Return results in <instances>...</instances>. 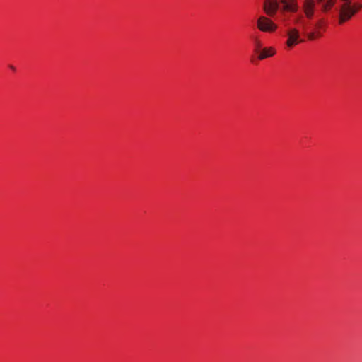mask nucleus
Wrapping results in <instances>:
<instances>
[{
    "mask_svg": "<svg viewBox=\"0 0 362 362\" xmlns=\"http://www.w3.org/2000/svg\"><path fill=\"white\" fill-rule=\"evenodd\" d=\"M280 2L282 4V11L295 13L299 9L297 0H264V11L268 16H274L279 8Z\"/></svg>",
    "mask_w": 362,
    "mask_h": 362,
    "instance_id": "f257e3e1",
    "label": "nucleus"
},
{
    "mask_svg": "<svg viewBox=\"0 0 362 362\" xmlns=\"http://www.w3.org/2000/svg\"><path fill=\"white\" fill-rule=\"evenodd\" d=\"M280 2L282 4V11L295 13L299 9L297 0H264V11L268 16H274L279 8Z\"/></svg>",
    "mask_w": 362,
    "mask_h": 362,
    "instance_id": "f03ea898",
    "label": "nucleus"
},
{
    "mask_svg": "<svg viewBox=\"0 0 362 362\" xmlns=\"http://www.w3.org/2000/svg\"><path fill=\"white\" fill-rule=\"evenodd\" d=\"M257 28L264 33H274L277 29V25L270 18L260 16L257 21Z\"/></svg>",
    "mask_w": 362,
    "mask_h": 362,
    "instance_id": "7ed1b4c3",
    "label": "nucleus"
},
{
    "mask_svg": "<svg viewBox=\"0 0 362 362\" xmlns=\"http://www.w3.org/2000/svg\"><path fill=\"white\" fill-rule=\"evenodd\" d=\"M286 35L288 37L286 45L288 47H293L298 43L304 42V40L300 37V30L296 28L288 27L286 31Z\"/></svg>",
    "mask_w": 362,
    "mask_h": 362,
    "instance_id": "20e7f679",
    "label": "nucleus"
},
{
    "mask_svg": "<svg viewBox=\"0 0 362 362\" xmlns=\"http://www.w3.org/2000/svg\"><path fill=\"white\" fill-rule=\"evenodd\" d=\"M350 10L346 9L343 10V6H340L339 8V23L342 24L343 23L349 21L351 18L356 13V12L362 8V4H352L349 3Z\"/></svg>",
    "mask_w": 362,
    "mask_h": 362,
    "instance_id": "39448f33",
    "label": "nucleus"
},
{
    "mask_svg": "<svg viewBox=\"0 0 362 362\" xmlns=\"http://www.w3.org/2000/svg\"><path fill=\"white\" fill-rule=\"evenodd\" d=\"M317 3L320 5L317 0H303L302 10L307 18L311 19L314 16Z\"/></svg>",
    "mask_w": 362,
    "mask_h": 362,
    "instance_id": "423d86ee",
    "label": "nucleus"
},
{
    "mask_svg": "<svg viewBox=\"0 0 362 362\" xmlns=\"http://www.w3.org/2000/svg\"><path fill=\"white\" fill-rule=\"evenodd\" d=\"M324 24V20L322 18L318 19L314 24H313V29L308 32L306 33V35L310 40H313L317 37H320L322 36V33H320V30L322 28Z\"/></svg>",
    "mask_w": 362,
    "mask_h": 362,
    "instance_id": "0eeeda50",
    "label": "nucleus"
},
{
    "mask_svg": "<svg viewBox=\"0 0 362 362\" xmlns=\"http://www.w3.org/2000/svg\"><path fill=\"white\" fill-rule=\"evenodd\" d=\"M258 54V59L263 60L274 56L276 54V49L272 47H264Z\"/></svg>",
    "mask_w": 362,
    "mask_h": 362,
    "instance_id": "6e6552de",
    "label": "nucleus"
},
{
    "mask_svg": "<svg viewBox=\"0 0 362 362\" xmlns=\"http://www.w3.org/2000/svg\"><path fill=\"white\" fill-rule=\"evenodd\" d=\"M323 13H327L332 9L337 0H317Z\"/></svg>",
    "mask_w": 362,
    "mask_h": 362,
    "instance_id": "1a4fd4ad",
    "label": "nucleus"
},
{
    "mask_svg": "<svg viewBox=\"0 0 362 362\" xmlns=\"http://www.w3.org/2000/svg\"><path fill=\"white\" fill-rule=\"evenodd\" d=\"M254 43H255V52L256 53H259L263 49L261 41L259 39L256 38L255 40Z\"/></svg>",
    "mask_w": 362,
    "mask_h": 362,
    "instance_id": "9d476101",
    "label": "nucleus"
},
{
    "mask_svg": "<svg viewBox=\"0 0 362 362\" xmlns=\"http://www.w3.org/2000/svg\"><path fill=\"white\" fill-rule=\"evenodd\" d=\"M342 4L340 6H343V10L349 9L350 10V5L349 3L351 2V0H341Z\"/></svg>",
    "mask_w": 362,
    "mask_h": 362,
    "instance_id": "9b49d317",
    "label": "nucleus"
},
{
    "mask_svg": "<svg viewBox=\"0 0 362 362\" xmlns=\"http://www.w3.org/2000/svg\"><path fill=\"white\" fill-rule=\"evenodd\" d=\"M9 67H10V69H12L13 71H15V70H16L15 67H14L13 66H12V65H11Z\"/></svg>",
    "mask_w": 362,
    "mask_h": 362,
    "instance_id": "f8f14e48",
    "label": "nucleus"
},
{
    "mask_svg": "<svg viewBox=\"0 0 362 362\" xmlns=\"http://www.w3.org/2000/svg\"><path fill=\"white\" fill-rule=\"evenodd\" d=\"M298 21H299V18H296V19L295 20V23H298Z\"/></svg>",
    "mask_w": 362,
    "mask_h": 362,
    "instance_id": "ddd939ff",
    "label": "nucleus"
}]
</instances>
